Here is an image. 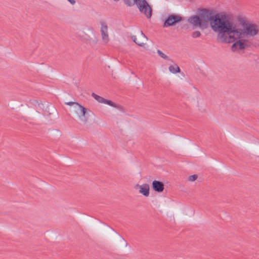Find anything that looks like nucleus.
<instances>
[{
    "mask_svg": "<svg viewBox=\"0 0 259 259\" xmlns=\"http://www.w3.org/2000/svg\"><path fill=\"white\" fill-rule=\"evenodd\" d=\"M222 29L225 32L222 43H233L231 47L233 52L245 49L249 47L247 38L253 37L259 32L258 26L254 23H247L242 26L234 24L229 19L228 23H222Z\"/></svg>",
    "mask_w": 259,
    "mask_h": 259,
    "instance_id": "obj_1",
    "label": "nucleus"
},
{
    "mask_svg": "<svg viewBox=\"0 0 259 259\" xmlns=\"http://www.w3.org/2000/svg\"><path fill=\"white\" fill-rule=\"evenodd\" d=\"M202 30L207 28L208 23L213 31L217 33L218 41L223 42L225 32L222 29V23H228L229 19L225 15H211L210 11L207 9H202L198 15Z\"/></svg>",
    "mask_w": 259,
    "mask_h": 259,
    "instance_id": "obj_2",
    "label": "nucleus"
},
{
    "mask_svg": "<svg viewBox=\"0 0 259 259\" xmlns=\"http://www.w3.org/2000/svg\"><path fill=\"white\" fill-rule=\"evenodd\" d=\"M182 20L183 18L180 16L176 15H169L165 19L163 26L164 27H168L173 26L177 23L181 21Z\"/></svg>",
    "mask_w": 259,
    "mask_h": 259,
    "instance_id": "obj_3",
    "label": "nucleus"
},
{
    "mask_svg": "<svg viewBox=\"0 0 259 259\" xmlns=\"http://www.w3.org/2000/svg\"><path fill=\"white\" fill-rule=\"evenodd\" d=\"M100 24V31L101 33L102 39L104 44H107L110 40L108 31V26L107 24L104 22H101Z\"/></svg>",
    "mask_w": 259,
    "mask_h": 259,
    "instance_id": "obj_4",
    "label": "nucleus"
},
{
    "mask_svg": "<svg viewBox=\"0 0 259 259\" xmlns=\"http://www.w3.org/2000/svg\"><path fill=\"white\" fill-rule=\"evenodd\" d=\"M132 40L138 46L145 47V42L147 40V37L141 31L138 35L132 36Z\"/></svg>",
    "mask_w": 259,
    "mask_h": 259,
    "instance_id": "obj_5",
    "label": "nucleus"
},
{
    "mask_svg": "<svg viewBox=\"0 0 259 259\" xmlns=\"http://www.w3.org/2000/svg\"><path fill=\"white\" fill-rule=\"evenodd\" d=\"M92 96L95 100H96L98 102H99L100 103H104V104H108L111 106L114 107H116V106H117L116 105L115 103H114L113 102H112L110 100H106V99L103 98V97L96 95L95 93H93Z\"/></svg>",
    "mask_w": 259,
    "mask_h": 259,
    "instance_id": "obj_6",
    "label": "nucleus"
},
{
    "mask_svg": "<svg viewBox=\"0 0 259 259\" xmlns=\"http://www.w3.org/2000/svg\"><path fill=\"white\" fill-rule=\"evenodd\" d=\"M189 23L192 25L193 26L195 27H199L202 30V27L201 26V23L200 22L199 18L198 16H193L188 18V20Z\"/></svg>",
    "mask_w": 259,
    "mask_h": 259,
    "instance_id": "obj_7",
    "label": "nucleus"
},
{
    "mask_svg": "<svg viewBox=\"0 0 259 259\" xmlns=\"http://www.w3.org/2000/svg\"><path fill=\"white\" fill-rule=\"evenodd\" d=\"M73 110L78 117L82 114H85L87 109L79 104H75L73 107Z\"/></svg>",
    "mask_w": 259,
    "mask_h": 259,
    "instance_id": "obj_8",
    "label": "nucleus"
},
{
    "mask_svg": "<svg viewBox=\"0 0 259 259\" xmlns=\"http://www.w3.org/2000/svg\"><path fill=\"white\" fill-rule=\"evenodd\" d=\"M153 189L157 192H162L164 190V184L162 182L155 180L152 182Z\"/></svg>",
    "mask_w": 259,
    "mask_h": 259,
    "instance_id": "obj_9",
    "label": "nucleus"
},
{
    "mask_svg": "<svg viewBox=\"0 0 259 259\" xmlns=\"http://www.w3.org/2000/svg\"><path fill=\"white\" fill-rule=\"evenodd\" d=\"M136 187L140 188L139 193L142 194L144 196L147 197L149 195V186L147 184L142 185H137Z\"/></svg>",
    "mask_w": 259,
    "mask_h": 259,
    "instance_id": "obj_10",
    "label": "nucleus"
},
{
    "mask_svg": "<svg viewBox=\"0 0 259 259\" xmlns=\"http://www.w3.org/2000/svg\"><path fill=\"white\" fill-rule=\"evenodd\" d=\"M169 70L172 73H177L180 72V69L177 64L170 65L169 67Z\"/></svg>",
    "mask_w": 259,
    "mask_h": 259,
    "instance_id": "obj_11",
    "label": "nucleus"
},
{
    "mask_svg": "<svg viewBox=\"0 0 259 259\" xmlns=\"http://www.w3.org/2000/svg\"><path fill=\"white\" fill-rule=\"evenodd\" d=\"M80 121L83 124H87L88 122V118L85 116V114H82L78 117Z\"/></svg>",
    "mask_w": 259,
    "mask_h": 259,
    "instance_id": "obj_12",
    "label": "nucleus"
},
{
    "mask_svg": "<svg viewBox=\"0 0 259 259\" xmlns=\"http://www.w3.org/2000/svg\"><path fill=\"white\" fill-rule=\"evenodd\" d=\"M158 54L162 58L165 60H169L168 57L160 50H157Z\"/></svg>",
    "mask_w": 259,
    "mask_h": 259,
    "instance_id": "obj_13",
    "label": "nucleus"
},
{
    "mask_svg": "<svg viewBox=\"0 0 259 259\" xmlns=\"http://www.w3.org/2000/svg\"><path fill=\"white\" fill-rule=\"evenodd\" d=\"M201 35V33L200 31H194L193 32V33H192V36L193 37V38H197V37H199V36H200Z\"/></svg>",
    "mask_w": 259,
    "mask_h": 259,
    "instance_id": "obj_14",
    "label": "nucleus"
},
{
    "mask_svg": "<svg viewBox=\"0 0 259 259\" xmlns=\"http://www.w3.org/2000/svg\"><path fill=\"white\" fill-rule=\"evenodd\" d=\"M197 178L198 176L196 175H191L188 177V180L190 182H194L197 179Z\"/></svg>",
    "mask_w": 259,
    "mask_h": 259,
    "instance_id": "obj_15",
    "label": "nucleus"
},
{
    "mask_svg": "<svg viewBox=\"0 0 259 259\" xmlns=\"http://www.w3.org/2000/svg\"><path fill=\"white\" fill-rule=\"evenodd\" d=\"M75 104H78V103H76V102H69L66 103V104L67 105H69V106L73 105V106H75Z\"/></svg>",
    "mask_w": 259,
    "mask_h": 259,
    "instance_id": "obj_16",
    "label": "nucleus"
},
{
    "mask_svg": "<svg viewBox=\"0 0 259 259\" xmlns=\"http://www.w3.org/2000/svg\"><path fill=\"white\" fill-rule=\"evenodd\" d=\"M71 4L74 5L75 3V0H67Z\"/></svg>",
    "mask_w": 259,
    "mask_h": 259,
    "instance_id": "obj_17",
    "label": "nucleus"
}]
</instances>
